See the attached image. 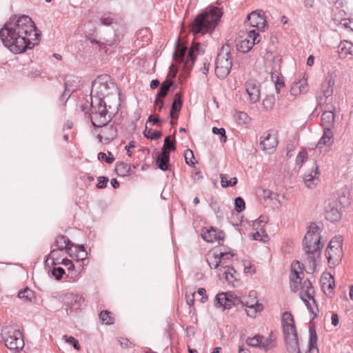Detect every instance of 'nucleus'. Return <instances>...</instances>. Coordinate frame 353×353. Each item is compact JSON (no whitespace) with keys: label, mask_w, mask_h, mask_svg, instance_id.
Instances as JSON below:
<instances>
[{"label":"nucleus","mask_w":353,"mask_h":353,"mask_svg":"<svg viewBox=\"0 0 353 353\" xmlns=\"http://www.w3.org/2000/svg\"><path fill=\"white\" fill-rule=\"evenodd\" d=\"M39 34L32 19L26 15L10 19L0 30L3 45L12 52L19 54L38 43Z\"/></svg>","instance_id":"f257e3e1"},{"label":"nucleus","mask_w":353,"mask_h":353,"mask_svg":"<svg viewBox=\"0 0 353 353\" xmlns=\"http://www.w3.org/2000/svg\"><path fill=\"white\" fill-rule=\"evenodd\" d=\"M223 12L217 7H210L198 14L190 25L194 34H205L214 30Z\"/></svg>","instance_id":"f03ea898"},{"label":"nucleus","mask_w":353,"mask_h":353,"mask_svg":"<svg viewBox=\"0 0 353 353\" xmlns=\"http://www.w3.org/2000/svg\"><path fill=\"white\" fill-rule=\"evenodd\" d=\"M323 244L321 242L320 228L315 223H312L303 239V250L307 255L312 270L316 268L315 255L319 256Z\"/></svg>","instance_id":"7ed1b4c3"},{"label":"nucleus","mask_w":353,"mask_h":353,"mask_svg":"<svg viewBox=\"0 0 353 353\" xmlns=\"http://www.w3.org/2000/svg\"><path fill=\"white\" fill-rule=\"evenodd\" d=\"M117 88L108 75H101L93 82L91 89V99L95 102H105L104 99L109 95H117Z\"/></svg>","instance_id":"20e7f679"},{"label":"nucleus","mask_w":353,"mask_h":353,"mask_svg":"<svg viewBox=\"0 0 353 353\" xmlns=\"http://www.w3.org/2000/svg\"><path fill=\"white\" fill-rule=\"evenodd\" d=\"M215 65V73L217 77L221 79L226 78L232 65L229 45L222 46L217 54Z\"/></svg>","instance_id":"39448f33"},{"label":"nucleus","mask_w":353,"mask_h":353,"mask_svg":"<svg viewBox=\"0 0 353 353\" xmlns=\"http://www.w3.org/2000/svg\"><path fill=\"white\" fill-rule=\"evenodd\" d=\"M1 336L6 346L10 350L19 351L24 346L22 334L16 327H4L1 330Z\"/></svg>","instance_id":"423d86ee"},{"label":"nucleus","mask_w":353,"mask_h":353,"mask_svg":"<svg viewBox=\"0 0 353 353\" xmlns=\"http://www.w3.org/2000/svg\"><path fill=\"white\" fill-rule=\"evenodd\" d=\"M90 119L94 127L101 126L108 123L111 119V114H109L106 108V102L99 103L91 101Z\"/></svg>","instance_id":"0eeeda50"},{"label":"nucleus","mask_w":353,"mask_h":353,"mask_svg":"<svg viewBox=\"0 0 353 353\" xmlns=\"http://www.w3.org/2000/svg\"><path fill=\"white\" fill-rule=\"evenodd\" d=\"M199 46L200 45L197 43L195 48H191L188 54H186L188 48L186 47L179 46L177 43L173 58L176 61L183 63V69L185 72H189L194 65L196 59L194 50H198Z\"/></svg>","instance_id":"6e6552de"},{"label":"nucleus","mask_w":353,"mask_h":353,"mask_svg":"<svg viewBox=\"0 0 353 353\" xmlns=\"http://www.w3.org/2000/svg\"><path fill=\"white\" fill-rule=\"evenodd\" d=\"M343 238L336 236L332 238L326 249V257L329 263H339L343 256Z\"/></svg>","instance_id":"1a4fd4ad"},{"label":"nucleus","mask_w":353,"mask_h":353,"mask_svg":"<svg viewBox=\"0 0 353 353\" xmlns=\"http://www.w3.org/2000/svg\"><path fill=\"white\" fill-rule=\"evenodd\" d=\"M117 126L114 123H107L96 127L94 132L99 141L103 144H108L117 136Z\"/></svg>","instance_id":"9d476101"},{"label":"nucleus","mask_w":353,"mask_h":353,"mask_svg":"<svg viewBox=\"0 0 353 353\" xmlns=\"http://www.w3.org/2000/svg\"><path fill=\"white\" fill-rule=\"evenodd\" d=\"M314 290L310 281L308 279L305 280L301 285L299 296L301 300L305 303L307 310L316 316L317 314L315 313L314 307L312 305V304L316 307V301L314 299Z\"/></svg>","instance_id":"9b49d317"},{"label":"nucleus","mask_w":353,"mask_h":353,"mask_svg":"<svg viewBox=\"0 0 353 353\" xmlns=\"http://www.w3.org/2000/svg\"><path fill=\"white\" fill-rule=\"evenodd\" d=\"M339 196L337 195H332L329 199L327 205L325 207V216L327 220L334 222L341 219V212L339 207L338 202Z\"/></svg>","instance_id":"f8f14e48"},{"label":"nucleus","mask_w":353,"mask_h":353,"mask_svg":"<svg viewBox=\"0 0 353 353\" xmlns=\"http://www.w3.org/2000/svg\"><path fill=\"white\" fill-rule=\"evenodd\" d=\"M70 245H72L68 238L64 236H58L49 255L50 258H51L53 261H58L57 253L63 252V250H65V252L71 256L70 253L71 250Z\"/></svg>","instance_id":"ddd939ff"},{"label":"nucleus","mask_w":353,"mask_h":353,"mask_svg":"<svg viewBox=\"0 0 353 353\" xmlns=\"http://www.w3.org/2000/svg\"><path fill=\"white\" fill-rule=\"evenodd\" d=\"M100 24L106 26H112L115 32H120L123 37V26L119 17L114 13L107 12L102 14L99 18Z\"/></svg>","instance_id":"4468645a"},{"label":"nucleus","mask_w":353,"mask_h":353,"mask_svg":"<svg viewBox=\"0 0 353 353\" xmlns=\"http://www.w3.org/2000/svg\"><path fill=\"white\" fill-rule=\"evenodd\" d=\"M256 294L254 291L250 292L248 299L245 303H243L246 307L245 311L248 316L250 317H255L256 314L263 309V305L259 303L256 299Z\"/></svg>","instance_id":"2eb2a0df"},{"label":"nucleus","mask_w":353,"mask_h":353,"mask_svg":"<svg viewBox=\"0 0 353 353\" xmlns=\"http://www.w3.org/2000/svg\"><path fill=\"white\" fill-rule=\"evenodd\" d=\"M245 23H249L252 27H256L263 31L266 26L264 12L262 10L252 11L247 16Z\"/></svg>","instance_id":"dca6fc26"},{"label":"nucleus","mask_w":353,"mask_h":353,"mask_svg":"<svg viewBox=\"0 0 353 353\" xmlns=\"http://www.w3.org/2000/svg\"><path fill=\"white\" fill-rule=\"evenodd\" d=\"M83 302V298L79 294H67L64 298V303L67 306L66 310L68 313H72L73 311L81 310Z\"/></svg>","instance_id":"f3484780"},{"label":"nucleus","mask_w":353,"mask_h":353,"mask_svg":"<svg viewBox=\"0 0 353 353\" xmlns=\"http://www.w3.org/2000/svg\"><path fill=\"white\" fill-rule=\"evenodd\" d=\"M282 327L285 339L291 335L293 336L297 335L294 319L290 312H285L283 314Z\"/></svg>","instance_id":"a211bd4d"},{"label":"nucleus","mask_w":353,"mask_h":353,"mask_svg":"<svg viewBox=\"0 0 353 353\" xmlns=\"http://www.w3.org/2000/svg\"><path fill=\"white\" fill-rule=\"evenodd\" d=\"M334 143V134L330 129H323V134L316 145L315 148L319 150V152L329 150Z\"/></svg>","instance_id":"6ab92c4d"},{"label":"nucleus","mask_w":353,"mask_h":353,"mask_svg":"<svg viewBox=\"0 0 353 353\" xmlns=\"http://www.w3.org/2000/svg\"><path fill=\"white\" fill-rule=\"evenodd\" d=\"M320 171L316 163H314L311 170L305 172L303 176V181L309 189L314 188L319 182Z\"/></svg>","instance_id":"aec40b11"},{"label":"nucleus","mask_w":353,"mask_h":353,"mask_svg":"<svg viewBox=\"0 0 353 353\" xmlns=\"http://www.w3.org/2000/svg\"><path fill=\"white\" fill-rule=\"evenodd\" d=\"M278 144L277 134L272 131L267 132L261 137L260 145L263 151L274 149Z\"/></svg>","instance_id":"412c9836"},{"label":"nucleus","mask_w":353,"mask_h":353,"mask_svg":"<svg viewBox=\"0 0 353 353\" xmlns=\"http://www.w3.org/2000/svg\"><path fill=\"white\" fill-rule=\"evenodd\" d=\"M245 88L250 101L252 103L258 102L260 98V90L258 83L254 80H249L245 83Z\"/></svg>","instance_id":"4be33fe9"},{"label":"nucleus","mask_w":353,"mask_h":353,"mask_svg":"<svg viewBox=\"0 0 353 353\" xmlns=\"http://www.w3.org/2000/svg\"><path fill=\"white\" fill-rule=\"evenodd\" d=\"M228 254L219 253V251L214 250L209 252L206 255L207 262L211 269H216L219 265L222 268V259L227 256Z\"/></svg>","instance_id":"5701e85b"},{"label":"nucleus","mask_w":353,"mask_h":353,"mask_svg":"<svg viewBox=\"0 0 353 353\" xmlns=\"http://www.w3.org/2000/svg\"><path fill=\"white\" fill-rule=\"evenodd\" d=\"M201 236L203 240L207 242H217L219 244H221L223 241L222 232H217V230L213 228L203 230Z\"/></svg>","instance_id":"b1692460"},{"label":"nucleus","mask_w":353,"mask_h":353,"mask_svg":"<svg viewBox=\"0 0 353 353\" xmlns=\"http://www.w3.org/2000/svg\"><path fill=\"white\" fill-rule=\"evenodd\" d=\"M334 107L328 108L327 110L324 111L321 116V125L323 129H330L334 126Z\"/></svg>","instance_id":"393cba45"},{"label":"nucleus","mask_w":353,"mask_h":353,"mask_svg":"<svg viewBox=\"0 0 353 353\" xmlns=\"http://www.w3.org/2000/svg\"><path fill=\"white\" fill-rule=\"evenodd\" d=\"M298 265L300 267V264L299 261H296L294 264L292 265L291 270V276L290 278V288L291 290L296 292L299 289V285L301 282V278L300 276V273L295 269V266Z\"/></svg>","instance_id":"a878e982"},{"label":"nucleus","mask_w":353,"mask_h":353,"mask_svg":"<svg viewBox=\"0 0 353 353\" xmlns=\"http://www.w3.org/2000/svg\"><path fill=\"white\" fill-rule=\"evenodd\" d=\"M121 39V34L120 32H115L113 37H110V38H103V41H101L99 40H97L92 38H89L88 40L92 44H97L99 48H102L103 46H111L119 41Z\"/></svg>","instance_id":"bb28decb"},{"label":"nucleus","mask_w":353,"mask_h":353,"mask_svg":"<svg viewBox=\"0 0 353 353\" xmlns=\"http://www.w3.org/2000/svg\"><path fill=\"white\" fill-rule=\"evenodd\" d=\"M307 79L303 77L298 81L294 82L290 90L292 95L297 96L298 94L306 93L307 91Z\"/></svg>","instance_id":"cd10ccee"},{"label":"nucleus","mask_w":353,"mask_h":353,"mask_svg":"<svg viewBox=\"0 0 353 353\" xmlns=\"http://www.w3.org/2000/svg\"><path fill=\"white\" fill-rule=\"evenodd\" d=\"M338 52L341 59L353 56V43L347 41H341L338 46Z\"/></svg>","instance_id":"c85d7f7f"},{"label":"nucleus","mask_w":353,"mask_h":353,"mask_svg":"<svg viewBox=\"0 0 353 353\" xmlns=\"http://www.w3.org/2000/svg\"><path fill=\"white\" fill-rule=\"evenodd\" d=\"M335 286L334 277L328 274L323 277L321 280V288L327 296H331Z\"/></svg>","instance_id":"c756f323"},{"label":"nucleus","mask_w":353,"mask_h":353,"mask_svg":"<svg viewBox=\"0 0 353 353\" xmlns=\"http://www.w3.org/2000/svg\"><path fill=\"white\" fill-rule=\"evenodd\" d=\"M286 348L290 353H300L298 337L296 336H290L285 339Z\"/></svg>","instance_id":"7c9ffc66"},{"label":"nucleus","mask_w":353,"mask_h":353,"mask_svg":"<svg viewBox=\"0 0 353 353\" xmlns=\"http://www.w3.org/2000/svg\"><path fill=\"white\" fill-rule=\"evenodd\" d=\"M219 271V276L221 279L224 278L229 283L232 282L234 273L236 272L233 268L225 265V266L221 268Z\"/></svg>","instance_id":"2f4dec72"},{"label":"nucleus","mask_w":353,"mask_h":353,"mask_svg":"<svg viewBox=\"0 0 353 353\" xmlns=\"http://www.w3.org/2000/svg\"><path fill=\"white\" fill-rule=\"evenodd\" d=\"M182 106L181 94L178 92L174 95V101L172 105L170 117L172 118L177 117L175 114L180 111Z\"/></svg>","instance_id":"473e14b6"},{"label":"nucleus","mask_w":353,"mask_h":353,"mask_svg":"<svg viewBox=\"0 0 353 353\" xmlns=\"http://www.w3.org/2000/svg\"><path fill=\"white\" fill-rule=\"evenodd\" d=\"M310 339L308 344L307 353H319V350L316 347L317 334L314 330L310 327Z\"/></svg>","instance_id":"72a5a7b5"},{"label":"nucleus","mask_w":353,"mask_h":353,"mask_svg":"<svg viewBox=\"0 0 353 353\" xmlns=\"http://www.w3.org/2000/svg\"><path fill=\"white\" fill-rule=\"evenodd\" d=\"M169 160L170 154H165V152H161L157 159V163L158 167L163 171L168 170Z\"/></svg>","instance_id":"f704fd0d"},{"label":"nucleus","mask_w":353,"mask_h":353,"mask_svg":"<svg viewBox=\"0 0 353 353\" xmlns=\"http://www.w3.org/2000/svg\"><path fill=\"white\" fill-rule=\"evenodd\" d=\"M254 45L253 41H249V40L243 39L236 44V49L241 52L246 53L252 48Z\"/></svg>","instance_id":"c9c22d12"},{"label":"nucleus","mask_w":353,"mask_h":353,"mask_svg":"<svg viewBox=\"0 0 353 353\" xmlns=\"http://www.w3.org/2000/svg\"><path fill=\"white\" fill-rule=\"evenodd\" d=\"M18 297L25 302H32L35 298L34 292L28 288L20 291L18 294Z\"/></svg>","instance_id":"e433bc0d"},{"label":"nucleus","mask_w":353,"mask_h":353,"mask_svg":"<svg viewBox=\"0 0 353 353\" xmlns=\"http://www.w3.org/2000/svg\"><path fill=\"white\" fill-rule=\"evenodd\" d=\"M172 85V81L169 80V79H166L165 80L161 85V87L159 90V92L157 94V97H160V98H163L165 97L167 94H168V92L170 89V88L171 87V85Z\"/></svg>","instance_id":"4c0bfd02"},{"label":"nucleus","mask_w":353,"mask_h":353,"mask_svg":"<svg viewBox=\"0 0 353 353\" xmlns=\"http://www.w3.org/2000/svg\"><path fill=\"white\" fill-rule=\"evenodd\" d=\"M220 179H221V185L223 188L234 186L237 183L236 177H232L229 179V176L228 174H221Z\"/></svg>","instance_id":"58836bf2"},{"label":"nucleus","mask_w":353,"mask_h":353,"mask_svg":"<svg viewBox=\"0 0 353 353\" xmlns=\"http://www.w3.org/2000/svg\"><path fill=\"white\" fill-rule=\"evenodd\" d=\"M99 319L103 323L106 325H112L114 322L112 313L108 310L102 311L99 314Z\"/></svg>","instance_id":"ea45409f"},{"label":"nucleus","mask_w":353,"mask_h":353,"mask_svg":"<svg viewBox=\"0 0 353 353\" xmlns=\"http://www.w3.org/2000/svg\"><path fill=\"white\" fill-rule=\"evenodd\" d=\"M227 301L225 308H230L232 305H236L239 303L243 304V302L232 292H227Z\"/></svg>","instance_id":"a19ab883"},{"label":"nucleus","mask_w":353,"mask_h":353,"mask_svg":"<svg viewBox=\"0 0 353 353\" xmlns=\"http://www.w3.org/2000/svg\"><path fill=\"white\" fill-rule=\"evenodd\" d=\"M263 339V336L256 334L253 337H248L246 339V343L251 347H261V343Z\"/></svg>","instance_id":"79ce46f5"},{"label":"nucleus","mask_w":353,"mask_h":353,"mask_svg":"<svg viewBox=\"0 0 353 353\" xmlns=\"http://www.w3.org/2000/svg\"><path fill=\"white\" fill-rule=\"evenodd\" d=\"M143 134L146 138L151 140L157 139L161 137V132L160 131L152 130L150 128L148 129L147 126L143 132Z\"/></svg>","instance_id":"37998d69"},{"label":"nucleus","mask_w":353,"mask_h":353,"mask_svg":"<svg viewBox=\"0 0 353 353\" xmlns=\"http://www.w3.org/2000/svg\"><path fill=\"white\" fill-rule=\"evenodd\" d=\"M115 170L119 175L124 176L129 173L130 168L126 163H120L116 165Z\"/></svg>","instance_id":"c03bdc74"},{"label":"nucleus","mask_w":353,"mask_h":353,"mask_svg":"<svg viewBox=\"0 0 353 353\" xmlns=\"http://www.w3.org/2000/svg\"><path fill=\"white\" fill-rule=\"evenodd\" d=\"M227 292L219 293L216 296V307H222L224 310L226 309V301H227Z\"/></svg>","instance_id":"a18cd8bd"},{"label":"nucleus","mask_w":353,"mask_h":353,"mask_svg":"<svg viewBox=\"0 0 353 353\" xmlns=\"http://www.w3.org/2000/svg\"><path fill=\"white\" fill-rule=\"evenodd\" d=\"M333 20L336 23H339L341 24V26H343V28H345L346 29H350L351 31H353V22L352 21H351L347 19H343L340 20V19H339L337 17L336 14H335L334 17H333Z\"/></svg>","instance_id":"49530a36"},{"label":"nucleus","mask_w":353,"mask_h":353,"mask_svg":"<svg viewBox=\"0 0 353 353\" xmlns=\"http://www.w3.org/2000/svg\"><path fill=\"white\" fill-rule=\"evenodd\" d=\"M334 81L330 79L327 83L326 87H323V95L325 98L327 99L331 97L333 94V86Z\"/></svg>","instance_id":"de8ad7c7"},{"label":"nucleus","mask_w":353,"mask_h":353,"mask_svg":"<svg viewBox=\"0 0 353 353\" xmlns=\"http://www.w3.org/2000/svg\"><path fill=\"white\" fill-rule=\"evenodd\" d=\"M260 37V34L256 30H252L248 32L245 39L249 40V41H253V44H256L259 43Z\"/></svg>","instance_id":"09e8293b"},{"label":"nucleus","mask_w":353,"mask_h":353,"mask_svg":"<svg viewBox=\"0 0 353 353\" xmlns=\"http://www.w3.org/2000/svg\"><path fill=\"white\" fill-rule=\"evenodd\" d=\"M261 196L265 200H270V201H279V196L278 194L273 192L270 190H263L262 192Z\"/></svg>","instance_id":"8fccbe9b"},{"label":"nucleus","mask_w":353,"mask_h":353,"mask_svg":"<svg viewBox=\"0 0 353 353\" xmlns=\"http://www.w3.org/2000/svg\"><path fill=\"white\" fill-rule=\"evenodd\" d=\"M175 150L176 147L174 143L170 141V137H166L161 152H165V154H169L170 151H174Z\"/></svg>","instance_id":"3c124183"},{"label":"nucleus","mask_w":353,"mask_h":353,"mask_svg":"<svg viewBox=\"0 0 353 353\" xmlns=\"http://www.w3.org/2000/svg\"><path fill=\"white\" fill-rule=\"evenodd\" d=\"M183 156H184V158H185V163L188 165H190L191 166H194V165L195 163L192 161V159H194V156L193 152L191 150H190V149L185 150L184 151Z\"/></svg>","instance_id":"603ef678"},{"label":"nucleus","mask_w":353,"mask_h":353,"mask_svg":"<svg viewBox=\"0 0 353 353\" xmlns=\"http://www.w3.org/2000/svg\"><path fill=\"white\" fill-rule=\"evenodd\" d=\"M273 339L272 336L270 335L268 338H264L261 341V348H263L265 350H268L273 347Z\"/></svg>","instance_id":"864d4df0"},{"label":"nucleus","mask_w":353,"mask_h":353,"mask_svg":"<svg viewBox=\"0 0 353 353\" xmlns=\"http://www.w3.org/2000/svg\"><path fill=\"white\" fill-rule=\"evenodd\" d=\"M234 208L238 212H241L245 209V201L241 197H237L234 200Z\"/></svg>","instance_id":"5fc2aeb1"},{"label":"nucleus","mask_w":353,"mask_h":353,"mask_svg":"<svg viewBox=\"0 0 353 353\" xmlns=\"http://www.w3.org/2000/svg\"><path fill=\"white\" fill-rule=\"evenodd\" d=\"M272 79L274 83L275 90L277 93H279L281 88L284 86V82L282 79L278 76L274 77L272 75Z\"/></svg>","instance_id":"6e6d98bb"},{"label":"nucleus","mask_w":353,"mask_h":353,"mask_svg":"<svg viewBox=\"0 0 353 353\" xmlns=\"http://www.w3.org/2000/svg\"><path fill=\"white\" fill-rule=\"evenodd\" d=\"M251 236L252 239L256 241H263L264 237H268V236L265 234V230L261 228L259 230L252 233Z\"/></svg>","instance_id":"4d7b16f0"},{"label":"nucleus","mask_w":353,"mask_h":353,"mask_svg":"<svg viewBox=\"0 0 353 353\" xmlns=\"http://www.w3.org/2000/svg\"><path fill=\"white\" fill-rule=\"evenodd\" d=\"M212 132L215 134H220L221 135V142H226L227 141V137L225 135V130L224 128H218L216 127H214L212 128Z\"/></svg>","instance_id":"13d9d810"},{"label":"nucleus","mask_w":353,"mask_h":353,"mask_svg":"<svg viewBox=\"0 0 353 353\" xmlns=\"http://www.w3.org/2000/svg\"><path fill=\"white\" fill-rule=\"evenodd\" d=\"M68 81H69L68 80H66L65 82V90L61 97V101H66L68 99V98L70 97L71 92H72V90L69 88Z\"/></svg>","instance_id":"bf43d9fd"},{"label":"nucleus","mask_w":353,"mask_h":353,"mask_svg":"<svg viewBox=\"0 0 353 353\" xmlns=\"http://www.w3.org/2000/svg\"><path fill=\"white\" fill-rule=\"evenodd\" d=\"M64 273L65 270L62 268H54L51 272L52 276L57 280L61 279Z\"/></svg>","instance_id":"052dcab7"},{"label":"nucleus","mask_w":353,"mask_h":353,"mask_svg":"<svg viewBox=\"0 0 353 353\" xmlns=\"http://www.w3.org/2000/svg\"><path fill=\"white\" fill-rule=\"evenodd\" d=\"M109 157H107L105 153L99 152L98 154V159L101 161H105L108 163H112L114 161V158L110 152H109Z\"/></svg>","instance_id":"680f3d73"},{"label":"nucleus","mask_w":353,"mask_h":353,"mask_svg":"<svg viewBox=\"0 0 353 353\" xmlns=\"http://www.w3.org/2000/svg\"><path fill=\"white\" fill-rule=\"evenodd\" d=\"M307 154L306 151L302 150L299 152L296 159V164L301 165L307 159Z\"/></svg>","instance_id":"e2e57ef3"},{"label":"nucleus","mask_w":353,"mask_h":353,"mask_svg":"<svg viewBox=\"0 0 353 353\" xmlns=\"http://www.w3.org/2000/svg\"><path fill=\"white\" fill-rule=\"evenodd\" d=\"M267 222V218L261 216L253 223V228L256 230H258L259 227L264 226V224Z\"/></svg>","instance_id":"0e129e2a"},{"label":"nucleus","mask_w":353,"mask_h":353,"mask_svg":"<svg viewBox=\"0 0 353 353\" xmlns=\"http://www.w3.org/2000/svg\"><path fill=\"white\" fill-rule=\"evenodd\" d=\"M65 337V341L68 343L72 344L74 348L77 350H79L80 349V345L78 342V341L74 339L73 336H69L67 337L66 336Z\"/></svg>","instance_id":"69168bd1"},{"label":"nucleus","mask_w":353,"mask_h":353,"mask_svg":"<svg viewBox=\"0 0 353 353\" xmlns=\"http://www.w3.org/2000/svg\"><path fill=\"white\" fill-rule=\"evenodd\" d=\"M77 261H83L86 259L87 257V253L85 251V248L83 245L79 246L78 248V254L77 256Z\"/></svg>","instance_id":"338daca9"},{"label":"nucleus","mask_w":353,"mask_h":353,"mask_svg":"<svg viewBox=\"0 0 353 353\" xmlns=\"http://www.w3.org/2000/svg\"><path fill=\"white\" fill-rule=\"evenodd\" d=\"M98 184L97 188L102 189L106 187L107 183L108 181V179L105 176H99L98 177Z\"/></svg>","instance_id":"774afa93"}]
</instances>
